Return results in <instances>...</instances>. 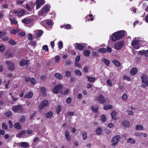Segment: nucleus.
Listing matches in <instances>:
<instances>
[{
    "label": "nucleus",
    "mask_w": 148,
    "mask_h": 148,
    "mask_svg": "<svg viewBox=\"0 0 148 148\" xmlns=\"http://www.w3.org/2000/svg\"><path fill=\"white\" fill-rule=\"evenodd\" d=\"M127 99V95L126 94L124 93L122 97V99L123 101H125Z\"/></svg>",
    "instance_id": "50"
},
{
    "label": "nucleus",
    "mask_w": 148,
    "mask_h": 148,
    "mask_svg": "<svg viewBox=\"0 0 148 148\" xmlns=\"http://www.w3.org/2000/svg\"><path fill=\"white\" fill-rule=\"evenodd\" d=\"M71 25L69 24H67L66 25H62L61 26V28H64L66 29H69L71 28Z\"/></svg>",
    "instance_id": "29"
},
{
    "label": "nucleus",
    "mask_w": 148,
    "mask_h": 148,
    "mask_svg": "<svg viewBox=\"0 0 148 148\" xmlns=\"http://www.w3.org/2000/svg\"><path fill=\"white\" fill-rule=\"evenodd\" d=\"M69 133L68 130H66L65 132V136L66 139L68 141H70L71 139L70 136L69 135Z\"/></svg>",
    "instance_id": "18"
},
{
    "label": "nucleus",
    "mask_w": 148,
    "mask_h": 148,
    "mask_svg": "<svg viewBox=\"0 0 148 148\" xmlns=\"http://www.w3.org/2000/svg\"><path fill=\"white\" fill-rule=\"evenodd\" d=\"M91 109L92 111L95 113H96L98 111V107L97 106L96 107L92 106L91 107Z\"/></svg>",
    "instance_id": "37"
},
{
    "label": "nucleus",
    "mask_w": 148,
    "mask_h": 148,
    "mask_svg": "<svg viewBox=\"0 0 148 148\" xmlns=\"http://www.w3.org/2000/svg\"><path fill=\"white\" fill-rule=\"evenodd\" d=\"M36 2L42 5H43L45 3L44 0H36Z\"/></svg>",
    "instance_id": "53"
},
{
    "label": "nucleus",
    "mask_w": 148,
    "mask_h": 148,
    "mask_svg": "<svg viewBox=\"0 0 148 148\" xmlns=\"http://www.w3.org/2000/svg\"><path fill=\"white\" fill-rule=\"evenodd\" d=\"M54 76L57 79H62L63 78L62 75L60 73H56Z\"/></svg>",
    "instance_id": "26"
},
{
    "label": "nucleus",
    "mask_w": 148,
    "mask_h": 148,
    "mask_svg": "<svg viewBox=\"0 0 148 148\" xmlns=\"http://www.w3.org/2000/svg\"><path fill=\"white\" fill-rule=\"evenodd\" d=\"M127 143H130L132 144H135L136 143L135 140L130 138L127 139Z\"/></svg>",
    "instance_id": "36"
},
{
    "label": "nucleus",
    "mask_w": 148,
    "mask_h": 148,
    "mask_svg": "<svg viewBox=\"0 0 148 148\" xmlns=\"http://www.w3.org/2000/svg\"><path fill=\"white\" fill-rule=\"evenodd\" d=\"M101 119L103 122H105L106 121V117L105 115H102L101 116Z\"/></svg>",
    "instance_id": "44"
},
{
    "label": "nucleus",
    "mask_w": 148,
    "mask_h": 148,
    "mask_svg": "<svg viewBox=\"0 0 148 148\" xmlns=\"http://www.w3.org/2000/svg\"><path fill=\"white\" fill-rule=\"evenodd\" d=\"M47 24L49 25H51L52 24V21L51 20L47 19L46 20Z\"/></svg>",
    "instance_id": "63"
},
{
    "label": "nucleus",
    "mask_w": 148,
    "mask_h": 148,
    "mask_svg": "<svg viewBox=\"0 0 148 148\" xmlns=\"http://www.w3.org/2000/svg\"><path fill=\"white\" fill-rule=\"evenodd\" d=\"M92 14H91L86 16L85 18V19H86V21H89L90 20L91 21H92L93 20V18L92 17Z\"/></svg>",
    "instance_id": "16"
},
{
    "label": "nucleus",
    "mask_w": 148,
    "mask_h": 148,
    "mask_svg": "<svg viewBox=\"0 0 148 148\" xmlns=\"http://www.w3.org/2000/svg\"><path fill=\"white\" fill-rule=\"evenodd\" d=\"M96 99L100 103L103 104L106 102V99L104 98V97L101 94L97 96Z\"/></svg>",
    "instance_id": "6"
},
{
    "label": "nucleus",
    "mask_w": 148,
    "mask_h": 148,
    "mask_svg": "<svg viewBox=\"0 0 148 148\" xmlns=\"http://www.w3.org/2000/svg\"><path fill=\"white\" fill-rule=\"evenodd\" d=\"M23 108L21 105H18L17 106H15L12 109V110L14 112H17L18 110H21Z\"/></svg>",
    "instance_id": "12"
},
{
    "label": "nucleus",
    "mask_w": 148,
    "mask_h": 148,
    "mask_svg": "<svg viewBox=\"0 0 148 148\" xmlns=\"http://www.w3.org/2000/svg\"><path fill=\"white\" fill-rule=\"evenodd\" d=\"M5 47L4 45L2 44L0 46V52L2 53L5 49Z\"/></svg>",
    "instance_id": "39"
},
{
    "label": "nucleus",
    "mask_w": 148,
    "mask_h": 148,
    "mask_svg": "<svg viewBox=\"0 0 148 148\" xmlns=\"http://www.w3.org/2000/svg\"><path fill=\"white\" fill-rule=\"evenodd\" d=\"M26 132L28 134H32L33 133V131L32 130H30L29 128H28L26 130Z\"/></svg>",
    "instance_id": "54"
},
{
    "label": "nucleus",
    "mask_w": 148,
    "mask_h": 148,
    "mask_svg": "<svg viewBox=\"0 0 148 148\" xmlns=\"http://www.w3.org/2000/svg\"><path fill=\"white\" fill-rule=\"evenodd\" d=\"M63 86L62 84H58L56 85L54 87L53 92L55 94H58L59 92L62 94H63L62 89Z\"/></svg>",
    "instance_id": "3"
},
{
    "label": "nucleus",
    "mask_w": 148,
    "mask_h": 148,
    "mask_svg": "<svg viewBox=\"0 0 148 148\" xmlns=\"http://www.w3.org/2000/svg\"><path fill=\"white\" fill-rule=\"evenodd\" d=\"M58 48L59 49H61L63 47V43L62 41H59L58 43Z\"/></svg>",
    "instance_id": "47"
},
{
    "label": "nucleus",
    "mask_w": 148,
    "mask_h": 148,
    "mask_svg": "<svg viewBox=\"0 0 148 148\" xmlns=\"http://www.w3.org/2000/svg\"><path fill=\"white\" fill-rule=\"evenodd\" d=\"M50 6L49 5L46 4L44 5L41 11L39 12V16L45 15V14L49 12Z\"/></svg>",
    "instance_id": "2"
},
{
    "label": "nucleus",
    "mask_w": 148,
    "mask_h": 148,
    "mask_svg": "<svg viewBox=\"0 0 148 148\" xmlns=\"http://www.w3.org/2000/svg\"><path fill=\"white\" fill-rule=\"evenodd\" d=\"M31 82L32 84H35L36 82V80L34 78H32L31 79Z\"/></svg>",
    "instance_id": "64"
},
{
    "label": "nucleus",
    "mask_w": 148,
    "mask_h": 148,
    "mask_svg": "<svg viewBox=\"0 0 148 148\" xmlns=\"http://www.w3.org/2000/svg\"><path fill=\"white\" fill-rule=\"evenodd\" d=\"M48 101L47 100H45L43 101L39 106V109L40 110H42L48 105Z\"/></svg>",
    "instance_id": "8"
},
{
    "label": "nucleus",
    "mask_w": 148,
    "mask_h": 148,
    "mask_svg": "<svg viewBox=\"0 0 148 148\" xmlns=\"http://www.w3.org/2000/svg\"><path fill=\"white\" fill-rule=\"evenodd\" d=\"M46 89L44 87H42L40 88V92L42 96L45 97L47 95L46 93Z\"/></svg>",
    "instance_id": "13"
},
{
    "label": "nucleus",
    "mask_w": 148,
    "mask_h": 148,
    "mask_svg": "<svg viewBox=\"0 0 148 148\" xmlns=\"http://www.w3.org/2000/svg\"><path fill=\"white\" fill-rule=\"evenodd\" d=\"M31 19L29 18H26L23 19L22 22L24 24H29L31 22Z\"/></svg>",
    "instance_id": "19"
},
{
    "label": "nucleus",
    "mask_w": 148,
    "mask_h": 148,
    "mask_svg": "<svg viewBox=\"0 0 148 148\" xmlns=\"http://www.w3.org/2000/svg\"><path fill=\"white\" fill-rule=\"evenodd\" d=\"M96 132L97 135H100L102 133V129L101 127H98L96 129Z\"/></svg>",
    "instance_id": "24"
},
{
    "label": "nucleus",
    "mask_w": 148,
    "mask_h": 148,
    "mask_svg": "<svg viewBox=\"0 0 148 148\" xmlns=\"http://www.w3.org/2000/svg\"><path fill=\"white\" fill-rule=\"evenodd\" d=\"M90 51L88 50H85L84 53V55L86 57L88 56L90 54Z\"/></svg>",
    "instance_id": "32"
},
{
    "label": "nucleus",
    "mask_w": 148,
    "mask_h": 148,
    "mask_svg": "<svg viewBox=\"0 0 148 148\" xmlns=\"http://www.w3.org/2000/svg\"><path fill=\"white\" fill-rule=\"evenodd\" d=\"M25 120V117L24 116H21L20 119V121L22 122H24Z\"/></svg>",
    "instance_id": "58"
},
{
    "label": "nucleus",
    "mask_w": 148,
    "mask_h": 148,
    "mask_svg": "<svg viewBox=\"0 0 148 148\" xmlns=\"http://www.w3.org/2000/svg\"><path fill=\"white\" fill-rule=\"evenodd\" d=\"M55 59L56 63L58 62L60 60V57L59 56H56L55 57Z\"/></svg>",
    "instance_id": "55"
},
{
    "label": "nucleus",
    "mask_w": 148,
    "mask_h": 148,
    "mask_svg": "<svg viewBox=\"0 0 148 148\" xmlns=\"http://www.w3.org/2000/svg\"><path fill=\"white\" fill-rule=\"evenodd\" d=\"M14 126L15 128L18 129H20L21 128V126L18 122L15 123L14 125Z\"/></svg>",
    "instance_id": "30"
},
{
    "label": "nucleus",
    "mask_w": 148,
    "mask_h": 148,
    "mask_svg": "<svg viewBox=\"0 0 148 148\" xmlns=\"http://www.w3.org/2000/svg\"><path fill=\"white\" fill-rule=\"evenodd\" d=\"M25 13V11L24 10L20 11L18 13V15L19 16H21L23 15Z\"/></svg>",
    "instance_id": "41"
},
{
    "label": "nucleus",
    "mask_w": 148,
    "mask_h": 148,
    "mask_svg": "<svg viewBox=\"0 0 148 148\" xmlns=\"http://www.w3.org/2000/svg\"><path fill=\"white\" fill-rule=\"evenodd\" d=\"M124 44L123 41H119L115 44L114 48L117 50L120 49L123 47Z\"/></svg>",
    "instance_id": "7"
},
{
    "label": "nucleus",
    "mask_w": 148,
    "mask_h": 148,
    "mask_svg": "<svg viewBox=\"0 0 148 148\" xmlns=\"http://www.w3.org/2000/svg\"><path fill=\"white\" fill-rule=\"evenodd\" d=\"M75 44L76 45L75 46V47L76 49L79 51H82L84 49V46L82 45V43L80 44L76 43Z\"/></svg>",
    "instance_id": "11"
},
{
    "label": "nucleus",
    "mask_w": 148,
    "mask_h": 148,
    "mask_svg": "<svg viewBox=\"0 0 148 148\" xmlns=\"http://www.w3.org/2000/svg\"><path fill=\"white\" fill-rule=\"evenodd\" d=\"M71 75V73L69 71H67L66 72V77H70Z\"/></svg>",
    "instance_id": "62"
},
{
    "label": "nucleus",
    "mask_w": 148,
    "mask_h": 148,
    "mask_svg": "<svg viewBox=\"0 0 148 148\" xmlns=\"http://www.w3.org/2000/svg\"><path fill=\"white\" fill-rule=\"evenodd\" d=\"M13 53L10 51H7L5 54V56L6 58H8L11 56H12Z\"/></svg>",
    "instance_id": "23"
},
{
    "label": "nucleus",
    "mask_w": 148,
    "mask_h": 148,
    "mask_svg": "<svg viewBox=\"0 0 148 148\" xmlns=\"http://www.w3.org/2000/svg\"><path fill=\"white\" fill-rule=\"evenodd\" d=\"M113 108V106L112 105H107L104 106L103 108L104 110H106L108 109H111Z\"/></svg>",
    "instance_id": "25"
},
{
    "label": "nucleus",
    "mask_w": 148,
    "mask_h": 148,
    "mask_svg": "<svg viewBox=\"0 0 148 148\" xmlns=\"http://www.w3.org/2000/svg\"><path fill=\"white\" fill-rule=\"evenodd\" d=\"M74 73L78 75V76H80L82 75V74L80 71L79 70H75L74 71Z\"/></svg>",
    "instance_id": "46"
},
{
    "label": "nucleus",
    "mask_w": 148,
    "mask_h": 148,
    "mask_svg": "<svg viewBox=\"0 0 148 148\" xmlns=\"http://www.w3.org/2000/svg\"><path fill=\"white\" fill-rule=\"evenodd\" d=\"M36 41H32L31 42V43L29 44V45L33 46H34L36 47Z\"/></svg>",
    "instance_id": "57"
},
{
    "label": "nucleus",
    "mask_w": 148,
    "mask_h": 148,
    "mask_svg": "<svg viewBox=\"0 0 148 148\" xmlns=\"http://www.w3.org/2000/svg\"><path fill=\"white\" fill-rule=\"evenodd\" d=\"M106 83L109 86H112V83L109 79H108L106 81Z\"/></svg>",
    "instance_id": "61"
},
{
    "label": "nucleus",
    "mask_w": 148,
    "mask_h": 148,
    "mask_svg": "<svg viewBox=\"0 0 148 148\" xmlns=\"http://www.w3.org/2000/svg\"><path fill=\"white\" fill-rule=\"evenodd\" d=\"M110 115L112 119L115 120L116 119L117 112L115 111H114L111 112Z\"/></svg>",
    "instance_id": "17"
},
{
    "label": "nucleus",
    "mask_w": 148,
    "mask_h": 148,
    "mask_svg": "<svg viewBox=\"0 0 148 148\" xmlns=\"http://www.w3.org/2000/svg\"><path fill=\"white\" fill-rule=\"evenodd\" d=\"M71 101V99L69 97L66 99V102L68 104L70 103Z\"/></svg>",
    "instance_id": "59"
},
{
    "label": "nucleus",
    "mask_w": 148,
    "mask_h": 148,
    "mask_svg": "<svg viewBox=\"0 0 148 148\" xmlns=\"http://www.w3.org/2000/svg\"><path fill=\"white\" fill-rule=\"evenodd\" d=\"M82 136L83 139L84 140H86L87 138V132L85 131H84L83 132V133L82 134Z\"/></svg>",
    "instance_id": "31"
},
{
    "label": "nucleus",
    "mask_w": 148,
    "mask_h": 148,
    "mask_svg": "<svg viewBox=\"0 0 148 148\" xmlns=\"http://www.w3.org/2000/svg\"><path fill=\"white\" fill-rule=\"evenodd\" d=\"M33 96V93L32 92H29L27 93L24 96V98L25 99L31 98Z\"/></svg>",
    "instance_id": "15"
},
{
    "label": "nucleus",
    "mask_w": 148,
    "mask_h": 148,
    "mask_svg": "<svg viewBox=\"0 0 148 148\" xmlns=\"http://www.w3.org/2000/svg\"><path fill=\"white\" fill-rule=\"evenodd\" d=\"M25 64V59L22 60L19 62V65L21 66H23Z\"/></svg>",
    "instance_id": "38"
},
{
    "label": "nucleus",
    "mask_w": 148,
    "mask_h": 148,
    "mask_svg": "<svg viewBox=\"0 0 148 148\" xmlns=\"http://www.w3.org/2000/svg\"><path fill=\"white\" fill-rule=\"evenodd\" d=\"M86 77L88 78V80L89 82H93L95 81V77H91L90 76H87Z\"/></svg>",
    "instance_id": "35"
},
{
    "label": "nucleus",
    "mask_w": 148,
    "mask_h": 148,
    "mask_svg": "<svg viewBox=\"0 0 148 148\" xmlns=\"http://www.w3.org/2000/svg\"><path fill=\"white\" fill-rule=\"evenodd\" d=\"M112 62L116 66H119L121 65V63L117 60H114Z\"/></svg>",
    "instance_id": "33"
},
{
    "label": "nucleus",
    "mask_w": 148,
    "mask_h": 148,
    "mask_svg": "<svg viewBox=\"0 0 148 148\" xmlns=\"http://www.w3.org/2000/svg\"><path fill=\"white\" fill-rule=\"evenodd\" d=\"M21 146L22 147L26 148L29 146L28 144L26 142H22L19 143Z\"/></svg>",
    "instance_id": "21"
},
{
    "label": "nucleus",
    "mask_w": 148,
    "mask_h": 148,
    "mask_svg": "<svg viewBox=\"0 0 148 148\" xmlns=\"http://www.w3.org/2000/svg\"><path fill=\"white\" fill-rule=\"evenodd\" d=\"M10 20L11 24H16L17 23V21L14 18H10Z\"/></svg>",
    "instance_id": "34"
},
{
    "label": "nucleus",
    "mask_w": 148,
    "mask_h": 148,
    "mask_svg": "<svg viewBox=\"0 0 148 148\" xmlns=\"http://www.w3.org/2000/svg\"><path fill=\"white\" fill-rule=\"evenodd\" d=\"M6 64L8 65L9 69L11 70H13L15 69L14 64L11 61H8L6 62Z\"/></svg>",
    "instance_id": "10"
},
{
    "label": "nucleus",
    "mask_w": 148,
    "mask_h": 148,
    "mask_svg": "<svg viewBox=\"0 0 148 148\" xmlns=\"http://www.w3.org/2000/svg\"><path fill=\"white\" fill-rule=\"evenodd\" d=\"M136 130H143V127L141 125H137L136 127Z\"/></svg>",
    "instance_id": "49"
},
{
    "label": "nucleus",
    "mask_w": 148,
    "mask_h": 148,
    "mask_svg": "<svg viewBox=\"0 0 148 148\" xmlns=\"http://www.w3.org/2000/svg\"><path fill=\"white\" fill-rule=\"evenodd\" d=\"M98 51L101 53H106L107 52L110 53L112 52V50L111 48L110 47L108 46L106 47V49L105 48H100L98 50Z\"/></svg>",
    "instance_id": "5"
},
{
    "label": "nucleus",
    "mask_w": 148,
    "mask_h": 148,
    "mask_svg": "<svg viewBox=\"0 0 148 148\" xmlns=\"http://www.w3.org/2000/svg\"><path fill=\"white\" fill-rule=\"evenodd\" d=\"M138 70L135 67L133 68L130 71V73L132 75H135L137 73Z\"/></svg>",
    "instance_id": "14"
},
{
    "label": "nucleus",
    "mask_w": 148,
    "mask_h": 148,
    "mask_svg": "<svg viewBox=\"0 0 148 148\" xmlns=\"http://www.w3.org/2000/svg\"><path fill=\"white\" fill-rule=\"evenodd\" d=\"M141 79H142V83L144 84L146 83L147 81V77L145 75H143L141 77Z\"/></svg>",
    "instance_id": "20"
},
{
    "label": "nucleus",
    "mask_w": 148,
    "mask_h": 148,
    "mask_svg": "<svg viewBox=\"0 0 148 148\" xmlns=\"http://www.w3.org/2000/svg\"><path fill=\"white\" fill-rule=\"evenodd\" d=\"M9 43L12 45H15L16 44V42L12 39H11L9 41Z\"/></svg>",
    "instance_id": "42"
},
{
    "label": "nucleus",
    "mask_w": 148,
    "mask_h": 148,
    "mask_svg": "<svg viewBox=\"0 0 148 148\" xmlns=\"http://www.w3.org/2000/svg\"><path fill=\"white\" fill-rule=\"evenodd\" d=\"M56 110L57 114H59L61 110V106H58Z\"/></svg>",
    "instance_id": "48"
},
{
    "label": "nucleus",
    "mask_w": 148,
    "mask_h": 148,
    "mask_svg": "<svg viewBox=\"0 0 148 148\" xmlns=\"http://www.w3.org/2000/svg\"><path fill=\"white\" fill-rule=\"evenodd\" d=\"M121 138V136L119 135H117L113 137L112 138V143L111 145L112 146H116L119 141Z\"/></svg>",
    "instance_id": "4"
},
{
    "label": "nucleus",
    "mask_w": 148,
    "mask_h": 148,
    "mask_svg": "<svg viewBox=\"0 0 148 148\" xmlns=\"http://www.w3.org/2000/svg\"><path fill=\"white\" fill-rule=\"evenodd\" d=\"M145 50L140 51H139L138 53L140 55H143L144 54L145 55Z\"/></svg>",
    "instance_id": "60"
},
{
    "label": "nucleus",
    "mask_w": 148,
    "mask_h": 148,
    "mask_svg": "<svg viewBox=\"0 0 148 148\" xmlns=\"http://www.w3.org/2000/svg\"><path fill=\"white\" fill-rule=\"evenodd\" d=\"M43 32L41 30H39L38 31H37L36 32V36L38 37L41 36L43 34Z\"/></svg>",
    "instance_id": "28"
},
{
    "label": "nucleus",
    "mask_w": 148,
    "mask_h": 148,
    "mask_svg": "<svg viewBox=\"0 0 148 148\" xmlns=\"http://www.w3.org/2000/svg\"><path fill=\"white\" fill-rule=\"evenodd\" d=\"M42 49L45 51H47L49 50V49L47 45H45L43 46Z\"/></svg>",
    "instance_id": "52"
},
{
    "label": "nucleus",
    "mask_w": 148,
    "mask_h": 148,
    "mask_svg": "<svg viewBox=\"0 0 148 148\" xmlns=\"http://www.w3.org/2000/svg\"><path fill=\"white\" fill-rule=\"evenodd\" d=\"M2 128L3 130H7L8 129V126L5 123H3L2 124Z\"/></svg>",
    "instance_id": "56"
},
{
    "label": "nucleus",
    "mask_w": 148,
    "mask_h": 148,
    "mask_svg": "<svg viewBox=\"0 0 148 148\" xmlns=\"http://www.w3.org/2000/svg\"><path fill=\"white\" fill-rule=\"evenodd\" d=\"M103 62L106 66H108L110 64V61L109 60L105 58L103 59Z\"/></svg>",
    "instance_id": "40"
},
{
    "label": "nucleus",
    "mask_w": 148,
    "mask_h": 148,
    "mask_svg": "<svg viewBox=\"0 0 148 148\" xmlns=\"http://www.w3.org/2000/svg\"><path fill=\"white\" fill-rule=\"evenodd\" d=\"M124 35V32L122 31L114 32L112 34L111 39L113 41H115L122 38Z\"/></svg>",
    "instance_id": "1"
},
{
    "label": "nucleus",
    "mask_w": 148,
    "mask_h": 148,
    "mask_svg": "<svg viewBox=\"0 0 148 148\" xmlns=\"http://www.w3.org/2000/svg\"><path fill=\"white\" fill-rule=\"evenodd\" d=\"M53 113L52 112L50 111L48 112L46 114V117L47 118H51L53 115Z\"/></svg>",
    "instance_id": "27"
},
{
    "label": "nucleus",
    "mask_w": 148,
    "mask_h": 148,
    "mask_svg": "<svg viewBox=\"0 0 148 148\" xmlns=\"http://www.w3.org/2000/svg\"><path fill=\"white\" fill-rule=\"evenodd\" d=\"M5 115L8 117H9L12 115V113L10 111H8L6 112Z\"/></svg>",
    "instance_id": "43"
},
{
    "label": "nucleus",
    "mask_w": 148,
    "mask_h": 148,
    "mask_svg": "<svg viewBox=\"0 0 148 148\" xmlns=\"http://www.w3.org/2000/svg\"><path fill=\"white\" fill-rule=\"evenodd\" d=\"M121 124L123 126L126 127H129L130 126V123L129 121H125L121 123Z\"/></svg>",
    "instance_id": "22"
},
{
    "label": "nucleus",
    "mask_w": 148,
    "mask_h": 148,
    "mask_svg": "<svg viewBox=\"0 0 148 148\" xmlns=\"http://www.w3.org/2000/svg\"><path fill=\"white\" fill-rule=\"evenodd\" d=\"M139 42V40L137 39L134 40L132 42L131 45L134 48L136 49H138L140 47L138 44Z\"/></svg>",
    "instance_id": "9"
},
{
    "label": "nucleus",
    "mask_w": 148,
    "mask_h": 148,
    "mask_svg": "<svg viewBox=\"0 0 148 148\" xmlns=\"http://www.w3.org/2000/svg\"><path fill=\"white\" fill-rule=\"evenodd\" d=\"M19 32V30L18 29H13L11 31L10 33L11 34H16Z\"/></svg>",
    "instance_id": "45"
},
{
    "label": "nucleus",
    "mask_w": 148,
    "mask_h": 148,
    "mask_svg": "<svg viewBox=\"0 0 148 148\" xmlns=\"http://www.w3.org/2000/svg\"><path fill=\"white\" fill-rule=\"evenodd\" d=\"M25 131L23 130L18 135V137H21V136L25 133Z\"/></svg>",
    "instance_id": "51"
}]
</instances>
